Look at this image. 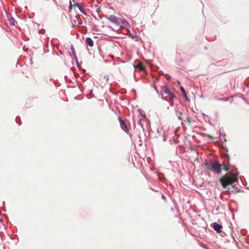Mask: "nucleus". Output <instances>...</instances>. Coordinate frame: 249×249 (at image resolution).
Listing matches in <instances>:
<instances>
[{"label":"nucleus","instance_id":"20e7f679","mask_svg":"<svg viewBox=\"0 0 249 249\" xmlns=\"http://www.w3.org/2000/svg\"><path fill=\"white\" fill-rule=\"evenodd\" d=\"M161 89L165 93L169 96L171 100H173L176 97L175 95L171 91L169 90L168 88L166 86H162L161 87Z\"/></svg>","mask_w":249,"mask_h":249},{"label":"nucleus","instance_id":"79ce46f5","mask_svg":"<svg viewBox=\"0 0 249 249\" xmlns=\"http://www.w3.org/2000/svg\"><path fill=\"white\" fill-rule=\"evenodd\" d=\"M248 189H249V187L248 188Z\"/></svg>","mask_w":249,"mask_h":249},{"label":"nucleus","instance_id":"423d86ee","mask_svg":"<svg viewBox=\"0 0 249 249\" xmlns=\"http://www.w3.org/2000/svg\"><path fill=\"white\" fill-rule=\"evenodd\" d=\"M120 28L124 27L126 29L129 28L130 26L129 23L124 18H120Z\"/></svg>","mask_w":249,"mask_h":249},{"label":"nucleus","instance_id":"1a4fd4ad","mask_svg":"<svg viewBox=\"0 0 249 249\" xmlns=\"http://www.w3.org/2000/svg\"><path fill=\"white\" fill-rule=\"evenodd\" d=\"M121 127L123 130H124L126 132H128L129 131V127L127 126L126 123L124 121H123L122 123H121L120 124Z\"/></svg>","mask_w":249,"mask_h":249},{"label":"nucleus","instance_id":"39448f33","mask_svg":"<svg viewBox=\"0 0 249 249\" xmlns=\"http://www.w3.org/2000/svg\"><path fill=\"white\" fill-rule=\"evenodd\" d=\"M212 226L214 230L217 233L222 232V230L223 229V226L222 225L219 224L216 222H214L212 224Z\"/></svg>","mask_w":249,"mask_h":249},{"label":"nucleus","instance_id":"0eeeda50","mask_svg":"<svg viewBox=\"0 0 249 249\" xmlns=\"http://www.w3.org/2000/svg\"><path fill=\"white\" fill-rule=\"evenodd\" d=\"M7 17L9 21L10 24L11 25H15L16 23H17V21L14 19V18L12 16V15L10 14H7Z\"/></svg>","mask_w":249,"mask_h":249},{"label":"nucleus","instance_id":"f257e3e1","mask_svg":"<svg viewBox=\"0 0 249 249\" xmlns=\"http://www.w3.org/2000/svg\"><path fill=\"white\" fill-rule=\"evenodd\" d=\"M205 165L208 170L212 172L220 174L221 173V166L216 160H212L210 162H205Z\"/></svg>","mask_w":249,"mask_h":249},{"label":"nucleus","instance_id":"9d476101","mask_svg":"<svg viewBox=\"0 0 249 249\" xmlns=\"http://www.w3.org/2000/svg\"><path fill=\"white\" fill-rule=\"evenodd\" d=\"M86 43L87 45H89L90 47H92L94 45V42L93 40L89 37H87L86 38Z\"/></svg>","mask_w":249,"mask_h":249},{"label":"nucleus","instance_id":"bb28decb","mask_svg":"<svg viewBox=\"0 0 249 249\" xmlns=\"http://www.w3.org/2000/svg\"><path fill=\"white\" fill-rule=\"evenodd\" d=\"M74 76L75 78H77L79 76V74L78 73H74Z\"/></svg>","mask_w":249,"mask_h":249},{"label":"nucleus","instance_id":"2eb2a0df","mask_svg":"<svg viewBox=\"0 0 249 249\" xmlns=\"http://www.w3.org/2000/svg\"><path fill=\"white\" fill-rule=\"evenodd\" d=\"M154 88L155 89V90L156 91V92H157V93L159 94V96H162V94L159 92V91L158 90V89L156 86H154Z\"/></svg>","mask_w":249,"mask_h":249},{"label":"nucleus","instance_id":"7ed1b4c3","mask_svg":"<svg viewBox=\"0 0 249 249\" xmlns=\"http://www.w3.org/2000/svg\"><path fill=\"white\" fill-rule=\"evenodd\" d=\"M105 17L110 22L113 23L115 25L120 26V18H117L116 16L113 15L108 17L106 16Z\"/></svg>","mask_w":249,"mask_h":249},{"label":"nucleus","instance_id":"72a5a7b5","mask_svg":"<svg viewBox=\"0 0 249 249\" xmlns=\"http://www.w3.org/2000/svg\"><path fill=\"white\" fill-rule=\"evenodd\" d=\"M166 139L164 137H163V141H166Z\"/></svg>","mask_w":249,"mask_h":249},{"label":"nucleus","instance_id":"dca6fc26","mask_svg":"<svg viewBox=\"0 0 249 249\" xmlns=\"http://www.w3.org/2000/svg\"><path fill=\"white\" fill-rule=\"evenodd\" d=\"M18 120H19V122H20V117H17L16 119H15V121H16V122L19 125H21V123H19L18 122Z\"/></svg>","mask_w":249,"mask_h":249},{"label":"nucleus","instance_id":"5701e85b","mask_svg":"<svg viewBox=\"0 0 249 249\" xmlns=\"http://www.w3.org/2000/svg\"><path fill=\"white\" fill-rule=\"evenodd\" d=\"M65 79L67 81H70V82H71V81L70 80L67 76H65Z\"/></svg>","mask_w":249,"mask_h":249},{"label":"nucleus","instance_id":"f03ea898","mask_svg":"<svg viewBox=\"0 0 249 249\" xmlns=\"http://www.w3.org/2000/svg\"><path fill=\"white\" fill-rule=\"evenodd\" d=\"M238 173L237 174H233L231 173V177H228L226 175L223 176L222 178L219 179V181L221 184L224 188H227V187L230 184H232L235 182L238 181L237 176L238 175Z\"/></svg>","mask_w":249,"mask_h":249},{"label":"nucleus","instance_id":"e433bc0d","mask_svg":"<svg viewBox=\"0 0 249 249\" xmlns=\"http://www.w3.org/2000/svg\"><path fill=\"white\" fill-rule=\"evenodd\" d=\"M134 68H137L136 66V65H134Z\"/></svg>","mask_w":249,"mask_h":249},{"label":"nucleus","instance_id":"4468645a","mask_svg":"<svg viewBox=\"0 0 249 249\" xmlns=\"http://www.w3.org/2000/svg\"><path fill=\"white\" fill-rule=\"evenodd\" d=\"M142 119H140L138 121V124L139 125L141 126V127H142V129L143 130H144V127H143V126L142 125Z\"/></svg>","mask_w":249,"mask_h":249},{"label":"nucleus","instance_id":"b1692460","mask_svg":"<svg viewBox=\"0 0 249 249\" xmlns=\"http://www.w3.org/2000/svg\"><path fill=\"white\" fill-rule=\"evenodd\" d=\"M219 134H220V137H225L226 136V135L224 133H222L220 131H219Z\"/></svg>","mask_w":249,"mask_h":249},{"label":"nucleus","instance_id":"2f4dec72","mask_svg":"<svg viewBox=\"0 0 249 249\" xmlns=\"http://www.w3.org/2000/svg\"><path fill=\"white\" fill-rule=\"evenodd\" d=\"M225 192H226V193L230 192V190H229V189H228V190H226V191H225Z\"/></svg>","mask_w":249,"mask_h":249},{"label":"nucleus","instance_id":"ddd939ff","mask_svg":"<svg viewBox=\"0 0 249 249\" xmlns=\"http://www.w3.org/2000/svg\"><path fill=\"white\" fill-rule=\"evenodd\" d=\"M71 50L73 55L76 54V52H75V50L74 49V46L73 45H71Z\"/></svg>","mask_w":249,"mask_h":249},{"label":"nucleus","instance_id":"4c0bfd02","mask_svg":"<svg viewBox=\"0 0 249 249\" xmlns=\"http://www.w3.org/2000/svg\"><path fill=\"white\" fill-rule=\"evenodd\" d=\"M75 18H76V19L77 20V16H75Z\"/></svg>","mask_w":249,"mask_h":249},{"label":"nucleus","instance_id":"a211bd4d","mask_svg":"<svg viewBox=\"0 0 249 249\" xmlns=\"http://www.w3.org/2000/svg\"><path fill=\"white\" fill-rule=\"evenodd\" d=\"M218 100L220 101H223L225 102L228 101V99L227 98H219Z\"/></svg>","mask_w":249,"mask_h":249},{"label":"nucleus","instance_id":"58836bf2","mask_svg":"<svg viewBox=\"0 0 249 249\" xmlns=\"http://www.w3.org/2000/svg\"><path fill=\"white\" fill-rule=\"evenodd\" d=\"M154 191L155 192H157V191H158V190H154Z\"/></svg>","mask_w":249,"mask_h":249},{"label":"nucleus","instance_id":"7c9ffc66","mask_svg":"<svg viewBox=\"0 0 249 249\" xmlns=\"http://www.w3.org/2000/svg\"><path fill=\"white\" fill-rule=\"evenodd\" d=\"M227 156L228 162H229V156L228 154H227Z\"/></svg>","mask_w":249,"mask_h":249},{"label":"nucleus","instance_id":"4be33fe9","mask_svg":"<svg viewBox=\"0 0 249 249\" xmlns=\"http://www.w3.org/2000/svg\"><path fill=\"white\" fill-rule=\"evenodd\" d=\"M118 120L120 123V124H121V123H122L124 121L120 116L118 117Z\"/></svg>","mask_w":249,"mask_h":249},{"label":"nucleus","instance_id":"a878e982","mask_svg":"<svg viewBox=\"0 0 249 249\" xmlns=\"http://www.w3.org/2000/svg\"><path fill=\"white\" fill-rule=\"evenodd\" d=\"M178 118L180 121H182V120H183V118H182V117H181L180 115H178Z\"/></svg>","mask_w":249,"mask_h":249},{"label":"nucleus","instance_id":"f704fd0d","mask_svg":"<svg viewBox=\"0 0 249 249\" xmlns=\"http://www.w3.org/2000/svg\"><path fill=\"white\" fill-rule=\"evenodd\" d=\"M160 72H161L162 75H164V73L162 71H160Z\"/></svg>","mask_w":249,"mask_h":249},{"label":"nucleus","instance_id":"ea45409f","mask_svg":"<svg viewBox=\"0 0 249 249\" xmlns=\"http://www.w3.org/2000/svg\"><path fill=\"white\" fill-rule=\"evenodd\" d=\"M4 203H5V202L3 201V204H4Z\"/></svg>","mask_w":249,"mask_h":249},{"label":"nucleus","instance_id":"cd10ccee","mask_svg":"<svg viewBox=\"0 0 249 249\" xmlns=\"http://www.w3.org/2000/svg\"><path fill=\"white\" fill-rule=\"evenodd\" d=\"M104 77L107 79V80H108L109 79V75H105Z\"/></svg>","mask_w":249,"mask_h":249},{"label":"nucleus","instance_id":"9b49d317","mask_svg":"<svg viewBox=\"0 0 249 249\" xmlns=\"http://www.w3.org/2000/svg\"><path fill=\"white\" fill-rule=\"evenodd\" d=\"M180 89V90H181V92L183 94L184 97L186 99V100L189 101V99L187 95V93L185 91V89L182 87H181Z\"/></svg>","mask_w":249,"mask_h":249},{"label":"nucleus","instance_id":"f3484780","mask_svg":"<svg viewBox=\"0 0 249 249\" xmlns=\"http://www.w3.org/2000/svg\"><path fill=\"white\" fill-rule=\"evenodd\" d=\"M38 33L40 34H44L45 33V30L44 29H40L38 31Z\"/></svg>","mask_w":249,"mask_h":249},{"label":"nucleus","instance_id":"c85d7f7f","mask_svg":"<svg viewBox=\"0 0 249 249\" xmlns=\"http://www.w3.org/2000/svg\"><path fill=\"white\" fill-rule=\"evenodd\" d=\"M161 96V98L163 100H164L166 102H169L168 100H167L166 99L164 98V97H162V96Z\"/></svg>","mask_w":249,"mask_h":249},{"label":"nucleus","instance_id":"c9c22d12","mask_svg":"<svg viewBox=\"0 0 249 249\" xmlns=\"http://www.w3.org/2000/svg\"><path fill=\"white\" fill-rule=\"evenodd\" d=\"M150 189H152L153 191L155 190V188L152 189V188H151Z\"/></svg>","mask_w":249,"mask_h":249},{"label":"nucleus","instance_id":"f8f14e48","mask_svg":"<svg viewBox=\"0 0 249 249\" xmlns=\"http://www.w3.org/2000/svg\"><path fill=\"white\" fill-rule=\"evenodd\" d=\"M221 169H223L226 170V171H229V170H230L229 167L225 163H223L222 164V165H221Z\"/></svg>","mask_w":249,"mask_h":249},{"label":"nucleus","instance_id":"c756f323","mask_svg":"<svg viewBox=\"0 0 249 249\" xmlns=\"http://www.w3.org/2000/svg\"><path fill=\"white\" fill-rule=\"evenodd\" d=\"M129 36L132 38H134L135 36L134 35H132V34H130L129 35Z\"/></svg>","mask_w":249,"mask_h":249},{"label":"nucleus","instance_id":"aec40b11","mask_svg":"<svg viewBox=\"0 0 249 249\" xmlns=\"http://www.w3.org/2000/svg\"><path fill=\"white\" fill-rule=\"evenodd\" d=\"M161 198L162 199H163L165 202L167 201V199H166V197H165V196L163 195V194H162L161 195Z\"/></svg>","mask_w":249,"mask_h":249},{"label":"nucleus","instance_id":"412c9836","mask_svg":"<svg viewBox=\"0 0 249 249\" xmlns=\"http://www.w3.org/2000/svg\"><path fill=\"white\" fill-rule=\"evenodd\" d=\"M73 58H74V60L75 61V62L78 61V58L77 57L76 54H74V55H73Z\"/></svg>","mask_w":249,"mask_h":249},{"label":"nucleus","instance_id":"473e14b6","mask_svg":"<svg viewBox=\"0 0 249 249\" xmlns=\"http://www.w3.org/2000/svg\"><path fill=\"white\" fill-rule=\"evenodd\" d=\"M171 78V76H169V78H167V79L168 80Z\"/></svg>","mask_w":249,"mask_h":249},{"label":"nucleus","instance_id":"6ab92c4d","mask_svg":"<svg viewBox=\"0 0 249 249\" xmlns=\"http://www.w3.org/2000/svg\"><path fill=\"white\" fill-rule=\"evenodd\" d=\"M72 4L71 3V0H70V2H69V8L70 10H71L72 8Z\"/></svg>","mask_w":249,"mask_h":249},{"label":"nucleus","instance_id":"6e6552de","mask_svg":"<svg viewBox=\"0 0 249 249\" xmlns=\"http://www.w3.org/2000/svg\"><path fill=\"white\" fill-rule=\"evenodd\" d=\"M74 5L76 6L80 10V11L85 15H87V13L85 10L84 8L82 6V5L79 3L78 2H75Z\"/></svg>","mask_w":249,"mask_h":249},{"label":"nucleus","instance_id":"a19ab883","mask_svg":"<svg viewBox=\"0 0 249 249\" xmlns=\"http://www.w3.org/2000/svg\"><path fill=\"white\" fill-rule=\"evenodd\" d=\"M54 1H55V0H53Z\"/></svg>","mask_w":249,"mask_h":249},{"label":"nucleus","instance_id":"393cba45","mask_svg":"<svg viewBox=\"0 0 249 249\" xmlns=\"http://www.w3.org/2000/svg\"><path fill=\"white\" fill-rule=\"evenodd\" d=\"M76 64L77 67L79 69L81 68V66H80V64H79V62H78V61L76 62Z\"/></svg>","mask_w":249,"mask_h":249}]
</instances>
